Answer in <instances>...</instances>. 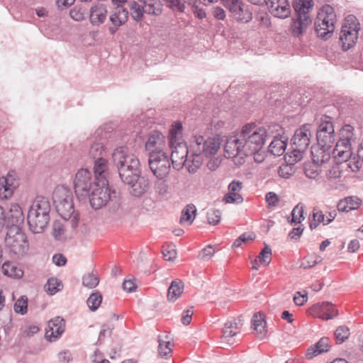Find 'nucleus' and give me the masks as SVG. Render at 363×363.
I'll return each mask as SVG.
<instances>
[{"mask_svg":"<svg viewBox=\"0 0 363 363\" xmlns=\"http://www.w3.org/2000/svg\"><path fill=\"white\" fill-rule=\"evenodd\" d=\"M267 135V131L264 127L254 123L245 125L238 138L227 140L224 147L225 157L233 158L237 166L242 165L250 156H253L254 161L257 163L263 162Z\"/></svg>","mask_w":363,"mask_h":363,"instance_id":"1","label":"nucleus"},{"mask_svg":"<svg viewBox=\"0 0 363 363\" xmlns=\"http://www.w3.org/2000/svg\"><path fill=\"white\" fill-rule=\"evenodd\" d=\"M222 140L218 137L205 138L202 135H194L190 141V160L188 172L196 173L203 163V158L208 160L206 167L211 171L216 170L221 163L220 152Z\"/></svg>","mask_w":363,"mask_h":363,"instance_id":"2","label":"nucleus"},{"mask_svg":"<svg viewBox=\"0 0 363 363\" xmlns=\"http://www.w3.org/2000/svg\"><path fill=\"white\" fill-rule=\"evenodd\" d=\"M112 159L123 182L131 181V178L137 173H140L141 167L139 159L127 147H120L115 149L112 154Z\"/></svg>","mask_w":363,"mask_h":363,"instance_id":"3","label":"nucleus"},{"mask_svg":"<svg viewBox=\"0 0 363 363\" xmlns=\"http://www.w3.org/2000/svg\"><path fill=\"white\" fill-rule=\"evenodd\" d=\"M50 203L48 199L38 196L33 201L27 216L28 226L34 233H41L50 221Z\"/></svg>","mask_w":363,"mask_h":363,"instance_id":"4","label":"nucleus"},{"mask_svg":"<svg viewBox=\"0 0 363 363\" xmlns=\"http://www.w3.org/2000/svg\"><path fill=\"white\" fill-rule=\"evenodd\" d=\"M52 200L57 212L65 220H70L75 227L79 214L74 210L73 194L69 189L64 186H57L52 193Z\"/></svg>","mask_w":363,"mask_h":363,"instance_id":"5","label":"nucleus"},{"mask_svg":"<svg viewBox=\"0 0 363 363\" xmlns=\"http://www.w3.org/2000/svg\"><path fill=\"white\" fill-rule=\"evenodd\" d=\"M336 14L334 9L329 6H323L318 11L315 28L317 35L320 38H327L335 30Z\"/></svg>","mask_w":363,"mask_h":363,"instance_id":"6","label":"nucleus"},{"mask_svg":"<svg viewBox=\"0 0 363 363\" xmlns=\"http://www.w3.org/2000/svg\"><path fill=\"white\" fill-rule=\"evenodd\" d=\"M6 245L9 252L16 258L26 255L29 249L26 235L19 228H11L6 235Z\"/></svg>","mask_w":363,"mask_h":363,"instance_id":"7","label":"nucleus"},{"mask_svg":"<svg viewBox=\"0 0 363 363\" xmlns=\"http://www.w3.org/2000/svg\"><path fill=\"white\" fill-rule=\"evenodd\" d=\"M359 30L360 24L357 18L352 15L347 16L340 34V42L344 50H348L355 45Z\"/></svg>","mask_w":363,"mask_h":363,"instance_id":"8","label":"nucleus"},{"mask_svg":"<svg viewBox=\"0 0 363 363\" xmlns=\"http://www.w3.org/2000/svg\"><path fill=\"white\" fill-rule=\"evenodd\" d=\"M111 189L108 180L103 179L94 183V188L87 196L93 208L99 209L111 200Z\"/></svg>","mask_w":363,"mask_h":363,"instance_id":"9","label":"nucleus"},{"mask_svg":"<svg viewBox=\"0 0 363 363\" xmlns=\"http://www.w3.org/2000/svg\"><path fill=\"white\" fill-rule=\"evenodd\" d=\"M94 183L91 172L87 169H81L77 171L74 181V188L77 196L79 198L85 199L90 194L94 188Z\"/></svg>","mask_w":363,"mask_h":363,"instance_id":"10","label":"nucleus"},{"mask_svg":"<svg viewBox=\"0 0 363 363\" xmlns=\"http://www.w3.org/2000/svg\"><path fill=\"white\" fill-rule=\"evenodd\" d=\"M172 148L171 160L173 167L176 169H180L184 166L188 170V162L190 160V146L187 147L184 142L170 144Z\"/></svg>","mask_w":363,"mask_h":363,"instance_id":"11","label":"nucleus"},{"mask_svg":"<svg viewBox=\"0 0 363 363\" xmlns=\"http://www.w3.org/2000/svg\"><path fill=\"white\" fill-rule=\"evenodd\" d=\"M306 313L313 318L328 320L335 318L338 315V311L332 303L323 301L312 305L307 309Z\"/></svg>","mask_w":363,"mask_h":363,"instance_id":"12","label":"nucleus"},{"mask_svg":"<svg viewBox=\"0 0 363 363\" xmlns=\"http://www.w3.org/2000/svg\"><path fill=\"white\" fill-rule=\"evenodd\" d=\"M149 166L158 179H164L170 171V162L167 154L150 155Z\"/></svg>","mask_w":363,"mask_h":363,"instance_id":"13","label":"nucleus"},{"mask_svg":"<svg viewBox=\"0 0 363 363\" xmlns=\"http://www.w3.org/2000/svg\"><path fill=\"white\" fill-rule=\"evenodd\" d=\"M318 144L326 147H332L335 141V128L328 117H325L320 123L317 130Z\"/></svg>","mask_w":363,"mask_h":363,"instance_id":"14","label":"nucleus"},{"mask_svg":"<svg viewBox=\"0 0 363 363\" xmlns=\"http://www.w3.org/2000/svg\"><path fill=\"white\" fill-rule=\"evenodd\" d=\"M145 147L149 152V157L153 155L166 154L164 152L166 147L164 135L158 131L151 133L148 135Z\"/></svg>","mask_w":363,"mask_h":363,"instance_id":"15","label":"nucleus"},{"mask_svg":"<svg viewBox=\"0 0 363 363\" xmlns=\"http://www.w3.org/2000/svg\"><path fill=\"white\" fill-rule=\"evenodd\" d=\"M223 6L232 13L236 21L247 23L252 19V13L244 9L240 0H222Z\"/></svg>","mask_w":363,"mask_h":363,"instance_id":"16","label":"nucleus"},{"mask_svg":"<svg viewBox=\"0 0 363 363\" xmlns=\"http://www.w3.org/2000/svg\"><path fill=\"white\" fill-rule=\"evenodd\" d=\"M311 136L310 125H302L294 133L292 138V147L298 148L299 152H305L310 144Z\"/></svg>","mask_w":363,"mask_h":363,"instance_id":"17","label":"nucleus"},{"mask_svg":"<svg viewBox=\"0 0 363 363\" xmlns=\"http://www.w3.org/2000/svg\"><path fill=\"white\" fill-rule=\"evenodd\" d=\"M129 186L128 190L131 195L134 196H141L145 194L150 189V180L137 173L135 177L131 178V181L123 182Z\"/></svg>","mask_w":363,"mask_h":363,"instance_id":"18","label":"nucleus"},{"mask_svg":"<svg viewBox=\"0 0 363 363\" xmlns=\"http://www.w3.org/2000/svg\"><path fill=\"white\" fill-rule=\"evenodd\" d=\"M65 322L60 317H55L48 321L45 328V337L50 342L55 341L64 333Z\"/></svg>","mask_w":363,"mask_h":363,"instance_id":"19","label":"nucleus"},{"mask_svg":"<svg viewBox=\"0 0 363 363\" xmlns=\"http://www.w3.org/2000/svg\"><path fill=\"white\" fill-rule=\"evenodd\" d=\"M18 186V182L12 173H8L0 178V198L1 199H10Z\"/></svg>","mask_w":363,"mask_h":363,"instance_id":"20","label":"nucleus"},{"mask_svg":"<svg viewBox=\"0 0 363 363\" xmlns=\"http://www.w3.org/2000/svg\"><path fill=\"white\" fill-rule=\"evenodd\" d=\"M265 4L269 12L280 18H285L291 13V7L288 0H266Z\"/></svg>","mask_w":363,"mask_h":363,"instance_id":"21","label":"nucleus"},{"mask_svg":"<svg viewBox=\"0 0 363 363\" xmlns=\"http://www.w3.org/2000/svg\"><path fill=\"white\" fill-rule=\"evenodd\" d=\"M108 11L103 4L93 5L89 9V21L93 26H99L107 19Z\"/></svg>","mask_w":363,"mask_h":363,"instance_id":"22","label":"nucleus"},{"mask_svg":"<svg viewBox=\"0 0 363 363\" xmlns=\"http://www.w3.org/2000/svg\"><path fill=\"white\" fill-rule=\"evenodd\" d=\"M242 183L239 181H233L228 186V192L224 196L223 201L225 203H241L243 198L240 194Z\"/></svg>","mask_w":363,"mask_h":363,"instance_id":"23","label":"nucleus"},{"mask_svg":"<svg viewBox=\"0 0 363 363\" xmlns=\"http://www.w3.org/2000/svg\"><path fill=\"white\" fill-rule=\"evenodd\" d=\"M128 13L126 9L120 6L116 8L109 17L112 24L108 28L110 33L114 34L118 28L128 21Z\"/></svg>","mask_w":363,"mask_h":363,"instance_id":"24","label":"nucleus"},{"mask_svg":"<svg viewBox=\"0 0 363 363\" xmlns=\"http://www.w3.org/2000/svg\"><path fill=\"white\" fill-rule=\"evenodd\" d=\"M6 227L17 228L24 219V216L21 206L17 203H11L9 211L5 214Z\"/></svg>","mask_w":363,"mask_h":363,"instance_id":"25","label":"nucleus"},{"mask_svg":"<svg viewBox=\"0 0 363 363\" xmlns=\"http://www.w3.org/2000/svg\"><path fill=\"white\" fill-rule=\"evenodd\" d=\"M331 147H326L318 144L311 147V156L313 162L317 166H320L329 161L330 159Z\"/></svg>","mask_w":363,"mask_h":363,"instance_id":"26","label":"nucleus"},{"mask_svg":"<svg viewBox=\"0 0 363 363\" xmlns=\"http://www.w3.org/2000/svg\"><path fill=\"white\" fill-rule=\"evenodd\" d=\"M352 156L351 143L337 142L333 150V157L337 162L342 163Z\"/></svg>","mask_w":363,"mask_h":363,"instance_id":"27","label":"nucleus"},{"mask_svg":"<svg viewBox=\"0 0 363 363\" xmlns=\"http://www.w3.org/2000/svg\"><path fill=\"white\" fill-rule=\"evenodd\" d=\"M240 330L235 322H227L223 329L222 339L226 343L232 345L235 342V337L240 333Z\"/></svg>","mask_w":363,"mask_h":363,"instance_id":"28","label":"nucleus"},{"mask_svg":"<svg viewBox=\"0 0 363 363\" xmlns=\"http://www.w3.org/2000/svg\"><path fill=\"white\" fill-rule=\"evenodd\" d=\"M330 348V340L328 337H322L314 346L309 347L306 352L308 359H311L321 353L328 352Z\"/></svg>","mask_w":363,"mask_h":363,"instance_id":"29","label":"nucleus"},{"mask_svg":"<svg viewBox=\"0 0 363 363\" xmlns=\"http://www.w3.org/2000/svg\"><path fill=\"white\" fill-rule=\"evenodd\" d=\"M362 200L355 196H348L342 199L337 203V209L340 212L347 213L359 208Z\"/></svg>","mask_w":363,"mask_h":363,"instance_id":"30","label":"nucleus"},{"mask_svg":"<svg viewBox=\"0 0 363 363\" xmlns=\"http://www.w3.org/2000/svg\"><path fill=\"white\" fill-rule=\"evenodd\" d=\"M252 328L258 338L263 339L267 336L266 322L262 314H255L253 315Z\"/></svg>","mask_w":363,"mask_h":363,"instance_id":"31","label":"nucleus"},{"mask_svg":"<svg viewBox=\"0 0 363 363\" xmlns=\"http://www.w3.org/2000/svg\"><path fill=\"white\" fill-rule=\"evenodd\" d=\"M108 169V160L103 157H99L95 160L94 166V172L95 174V182H99V180L104 178L106 179V175Z\"/></svg>","mask_w":363,"mask_h":363,"instance_id":"32","label":"nucleus"},{"mask_svg":"<svg viewBox=\"0 0 363 363\" xmlns=\"http://www.w3.org/2000/svg\"><path fill=\"white\" fill-rule=\"evenodd\" d=\"M312 21L311 17H305L303 16H298L291 25V33L294 36L298 37L305 30L307 27L311 23Z\"/></svg>","mask_w":363,"mask_h":363,"instance_id":"33","label":"nucleus"},{"mask_svg":"<svg viewBox=\"0 0 363 363\" xmlns=\"http://www.w3.org/2000/svg\"><path fill=\"white\" fill-rule=\"evenodd\" d=\"M287 138L285 137H275L269 146V152L275 156H280L285 152Z\"/></svg>","mask_w":363,"mask_h":363,"instance_id":"34","label":"nucleus"},{"mask_svg":"<svg viewBox=\"0 0 363 363\" xmlns=\"http://www.w3.org/2000/svg\"><path fill=\"white\" fill-rule=\"evenodd\" d=\"M184 292V284L180 280L173 281L167 291V299L174 302Z\"/></svg>","mask_w":363,"mask_h":363,"instance_id":"35","label":"nucleus"},{"mask_svg":"<svg viewBox=\"0 0 363 363\" xmlns=\"http://www.w3.org/2000/svg\"><path fill=\"white\" fill-rule=\"evenodd\" d=\"M196 215V208L194 204H188L182 211L180 223L182 225H191Z\"/></svg>","mask_w":363,"mask_h":363,"instance_id":"36","label":"nucleus"},{"mask_svg":"<svg viewBox=\"0 0 363 363\" xmlns=\"http://www.w3.org/2000/svg\"><path fill=\"white\" fill-rule=\"evenodd\" d=\"M2 272L5 275L15 279H20L23 276V269L10 262H6L3 264Z\"/></svg>","mask_w":363,"mask_h":363,"instance_id":"37","label":"nucleus"},{"mask_svg":"<svg viewBox=\"0 0 363 363\" xmlns=\"http://www.w3.org/2000/svg\"><path fill=\"white\" fill-rule=\"evenodd\" d=\"M294 6L298 16L310 17L309 13L313 9V3L312 0H296Z\"/></svg>","mask_w":363,"mask_h":363,"instance_id":"38","label":"nucleus"},{"mask_svg":"<svg viewBox=\"0 0 363 363\" xmlns=\"http://www.w3.org/2000/svg\"><path fill=\"white\" fill-rule=\"evenodd\" d=\"M158 342V354L160 357H165L172 353V342L168 335L159 336Z\"/></svg>","mask_w":363,"mask_h":363,"instance_id":"39","label":"nucleus"},{"mask_svg":"<svg viewBox=\"0 0 363 363\" xmlns=\"http://www.w3.org/2000/svg\"><path fill=\"white\" fill-rule=\"evenodd\" d=\"M169 144L179 143L184 142L182 140V125L180 122H174L169 132Z\"/></svg>","mask_w":363,"mask_h":363,"instance_id":"40","label":"nucleus"},{"mask_svg":"<svg viewBox=\"0 0 363 363\" xmlns=\"http://www.w3.org/2000/svg\"><path fill=\"white\" fill-rule=\"evenodd\" d=\"M145 4V12L148 14L160 15L162 13V5L157 0H139Z\"/></svg>","mask_w":363,"mask_h":363,"instance_id":"41","label":"nucleus"},{"mask_svg":"<svg viewBox=\"0 0 363 363\" xmlns=\"http://www.w3.org/2000/svg\"><path fill=\"white\" fill-rule=\"evenodd\" d=\"M354 128L348 124L342 127L339 131V140L337 142H342L345 143H351V140L354 136Z\"/></svg>","mask_w":363,"mask_h":363,"instance_id":"42","label":"nucleus"},{"mask_svg":"<svg viewBox=\"0 0 363 363\" xmlns=\"http://www.w3.org/2000/svg\"><path fill=\"white\" fill-rule=\"evenodd\" d=\"M87 9L84 5H75L69 11L70 17L76 21H82L85 19Z\"/></svg>","mask_w":363,"mask_h":363,"instance_id":"43","label":"nucleus"},{"mask_svg":"<svg viewBox=\"0 0 363 363\" xmlns=\"http://www.w3.org/2000/svg\"><path fill=\"white\" fill-rule=\"evenodd\" d=\"M62 288V284L61 281L57 279V278H50L45 286V289L47 292H48L50 294L52 295L56 294L57 291H59Z\"/></svg>","mask_w":363,"mask_h":363,"instance_id":"44","label":"nucleus"},{"mask_svg":"<svg viewBox=\"0 0 363 363\" xmlns=\"http://www.w3.org/2000/svg\"><path fill=\"white\" fill-rule=\"evenodd\" d=\"M130 9L132 17L137 21H141L143 16V13H146L145 4H144V6H141L135 1L130 4Z\"/></svg>","mask_w":363,"mask_h":363,"instance_id":"45","label":"nucleus"},{"mask_svg":"<svg viewBox=\"0 0 363 363\" xmlns=\"http://www.w3.org/2000/svg\"><path fill=\"white\" fill-rule=\"evenodd\" d=\"M324 213L322 211L319 210L317 208H313V219L310 222V227L311 228H315L318 225H319L320 223H323L324 225H326L325 223V219Z\"/></svg>","mask_w":363,"mask_h":363,"instance_id":"46","label":"nucleus"},{"mask_svg":"<svg viewBox=\"0 0 363 363\" xmlns=\"http://www.w3.org/2000/svg\"><path fill=\"white\" fill-rule=\"evenodd\" d=\"M162 252L164 258L168 261H172L177 257V250L173 244H165L162 246Z\"/></svg>","mask_w":363,"mask_h":363,"instance_id":"47","label":"nucleus"},{"mask_svg":"<svg viewBox=\"0 0 363 363\" xmlns=\"http://www.w3.org/2000/svg\"><path fill=\"white\" fill-rule=\"evenodd\" d=\"M322 261V257L316 254L308 255L306 256L302 262L301 266L303 268H311Z\"/></svg>","mask_w":363,"mask_h":363,"instance_id":"48","label":"nucleus"},{"mask_svg":"<svg viewBox=\"0 0 363 363\" xmlns=\"http://www.w3.org/2000/svg\"><path fill=\"white\" fill-rule=\"evenodd\" d=\"M154 190L157 194L165 196L169 194V187L164 179H158L155 182Z\"/></svg>","mask_w":363,"mask_h":363,"instance_id":"49","label":"nucleus"},{"mask_svg":"<svg viewBox=\"0 0 363 363\" xmlns=\"http://www.w3.org/2000/svg\"><path fill=\"white\" fill-rule=\"evenodd\" d=\"M350 336V330L346 326H340L335 331L336 342L341 344L345 342Z\"/></svg>","mask_w":363,"mask_h":363,"instance_id":"50","label":"nucleus"},{"mask_svg":"<svg viewBox=\"0 0 363 363\" xmlns=\"http://www.w3.org/2000/svg\"><path fill=\"white\" fill-rule=\"evenodd\" d=\"M102 296L99 293H94L87 299V305L91 311H96L101 305Z\"/></svg>","mask_w":363,"mask_h":363,"instance_id":"51","label":"nucleus"},{"mask_svg":"<svg viewBox=\"0 0 363 363\" xmlns=\"http://www.w3.org/2000/svg\"><path fill=\"white\" fill-rule=\"evenodd\" d=\"M14 311L17 313L24 314L28 309V298L25 296H21L15 303Z\"/></svg>","mask_w":363,"mask_h":363,"instance_id":"52","label":"nucleus"},{"mask_svg":"<svg viewBox=\"0 0 363 363\" xmlns=\"http://www.w3.org/2000/svg\"><path fill=\"white\" fill-rule=\"evenodd\" d=\"M99 282V277L93 273H89L83 277V285L90 289L96 287Z\"/></svg>","mask_w":363,"mask_h":363,"instance_id":"53","label":"nucleus"},{"mask_svg":"<svg viewBox=\"0 0 363 363\" xmlns=\"http://www.w3.org/2000/svg\"><path fill=\"white\" fill-rule=\"evenodd\" d=\"M258 261L263 266L268 265L272 260V251L268 247H265L258 256Z\"/></svg>","mask_w":363,"mask_h":363,"instance_id":"54","label":"nucleus"},{"mask_svg":"<svg viewBox=\"0 0 363 363\" xmlns=\"http://www.w3.org/2000/svg\"><path fill=\"white\" fill-rule=\"evenodd\" d=\"M341 163L337 162L326 171V177L328 179H337L342 175Z\"/></svg>","mask_w":363,"mask_h":363,"instance_id":"55","label":"nucleus"},{"mask_svg":"<svg viewBox=\"0 0 363 363\" xmlns=\"http://www.w3.org/2000/svg\"><path fill=\"white\" fill-rule=\"evenodd\" d=\"M303 213L304 210L303 206L297 205L295 206L291 212V222L296 224L300 223L304 219Z\"/></svg>","mask_w":363,"mask_h":363,"instance_id":"56","label":"nucleus"},{"mask_svg":"<svg viewBox=\"0 0 363 363\" xmlns=\"http://www.w3.org/2000/svg\"><path fill=\"white\" fill-rule=\"evenodd\" d=\"M65 228L60 222H55L53 225L52 234L57 240H62L65 238Z\"/></svg>","mask_w":363,"mask_h":363,"instance_id":"57","label":"nucleus"},{"mask_svg":"<svg viewBox=\"0 0 363 363\" xmlns=\"http://www.w3.org/2000/svg\"><path fill=\"white\" fill-rule=\"evenodd\" d=\"M345 162H347V166L352 172L358 171L362 167L363 164V162L361 159L352 156L347 160V161H345Z\"/></svg>","mask_w":363,"mask_h":363,"instance_id":"58","label":"nucleus"},{"mask_svg":"<svg viewBox=\"0 0 363 363\" xmlns=\"http://www.w3.org/2000/svg\"><path fill=\"white\" fill-rule=\"evenodd\" d=\"M221 213L219 210H210L207 213V220L211 225H217L220 220Z\"/></svg>","mask_w":363,"mask_h":363,"instance_id":"59","label":"nucleus"},{"mask_svg":"<svg viewBox=\"0 0 363 363\" xmlns=\"http://www.w3.org/2000/svg\"><path fill=\"white\" fill-rule=\"evenodd\" d=\"M265 200L268 208L277 206L280 201L279 196L272 191L268 192L266 194Z\"/></svg>","mask_w":363,"mask_h":363,"instance_id":"60","label":"nucleus"},{"mask_svg":"<svg viewBox=\"0 0 363 363\" xmlns=\"http://www.w3.org/2000/svg\"><path fill=\"white\" fill-rule=\"evenodd\" d=\"M216 250L213 248V247L208 245L206 247L203 248L199 253V257L204 260L207 261L209 260L213 255H214Z\"/></svg>","mask_w":363,"mask_h":363,"instance_id":"61","label":"nucleus"},{"mask_svg":"<svg viewBox=\"0 0 363 363\" xmlns=\"http://www.w3.org/2000/svg\"><path fill=\"white\" fill-rule=\"evenodd\" d=\"M294 167L291 164H282L279 169V174L284 178H289L293 174Z\"/></svg>","mask_w":363,"mask_h":363,"instance_id":"62","label":"nucleus"},{"mask_svg":"<svg viewBox=\"0 0 363 363\" xmlns=\"http://www.w3.org/2000/svg\"><path fill=\"white\" fill-rule=\"evenodd\" d=\"M303 153L304 152H299L298 151V148H295V147H293V150L289 155V162H290V164H292L293 163L300 161L303 157Z\"/></svg>","mask_w":363,"mask_h":363,"instance_id":"63","label":"nucleus"},{"mask_svg":"<svg viewBox=\"0 0 363 363\" xmlns=\"http://www.w3.org/2000/svg\"><path fill=\"white\" fill-rule=\"evenodd\" d=\"M104 147L101 143L93 144L89 151V155L92 157H96L102 154Z\"/></svg>","mask_w":363,"mask_h":363,"instance_id":"64","label":"nucleus"}]
</instances>
